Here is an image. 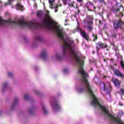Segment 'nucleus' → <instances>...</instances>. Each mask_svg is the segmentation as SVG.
Wrapping results in <instances>:
<instances>
[{
    "label": "nucleus",
    "instance_id": "obj_32",
    "mask_svg": "<svg viewBox=\"0 0 124 124\" xmlns=\"http://www.w3.org/2000/svg\"><path fill=\"white\" fill-rule=\"evenodd\" d=\"M67 71V69H64V72L65 73Z\"/></svg>",
    "mask_w": 124,
    "mask_h": 124
},
{
    "label": "nucleus",
    "instance_id": "obj_10",
    "mask_svg": "<svg viewBox=\"0 0 124 124\" xmlns=\"http://www.w3.org/2000/svg\"><path fill=\"white\" fill-rule=\"evenodd\" d=\"M112 81L116 87H120V81L116 78H112Z\"/></svg>",
    "mask_w": 124,
    "mask_h": 124
},
{
    "label": "nucleus",
    "instance_id": "obj_20",
    "mask_svg": "<svg viewBox=\"0 0 124 124\" xmlns=\"http://www.w3.org/2000/svg\"><path fill=\"white\" fill-rule=\"evenodd\" d=\"M93 36L94 38L93 40V41H95V40H96V39H97V36H96L94 34H93Z\"/></svg>",
    "mask_w": 124,
    "mask_h": 124
},
{
    "label": "nucleus",
    "instance_id": "obj_7",
    "mask_svg": "<svg viewBox=\"0 0 124 124\" xmlns=\"http://www.w3.org/2000/svg\"><path fill=\"white\" fill-rule=\"evenodd\" d=\"M86 7L88 8V10H89L90 11H92V9H91L92 7L94 8V9H95V7H94V6L93 5V3L91 2L90 1H89L87 3Z\"/></svg>",
    "mask_w": 124,
    "mask_h": 124
},
{
    "label": "nucleus",
    "instance_id": "obj_9",
    "mask_svg": "<svg viewBox=\"0 0 124 124\" xmlns=\"http://www.w3.org/2000/svg\"><path fill=\"white\" fill-rule=\"evenodd\" d=\"M53 60H56V61H62V55H61L60 54H57L55 56L52 58Z\"/></svg>",
    "mask_w": 124,
    "mask_h": 124
},
{
    "label": "nucleus",
    "instance_id": "obj_29",
    "mask_svg": "<svg viewBox=\"0 0 124 124\" xmlns=\"http://www.w3.org/2000/svg\"><path fill=\"white\" fill-rule=\"evenodd\" d=\"M69 5L71 7H73V4H69Z\"/></svg>",
    "mask_w": 124,
    "mask_h": 124
},
{
    "label": "nucleus",
    "instance_id": "obj_16",
    "mask_svg": "<svg viewBox=\"0 0 124 124\" xmlns=\"http://www.w3.org/2000/svg\"><path fill=\"white\" fill-rule=\"evenodd\" d=\"M43 110L44 111V114H47L48 113V111L46 109V108L45 105H43L42 106Z\"/></svg>",
    "mask_w": 124,
    "mask_h": 124
},
{
    "label": "nucleus",
    "instance_id": "obj_11",
    "mask_svg": "<svg viewBox=\"0 0 124 124\" xmlns=\"http://www.w3.org/2000/svg\"><path fill=\"white\" fill-rule=\"evenodd\" d=\"M80 34L86 40H89V35L84 31H80Z\"/></svg>",
    "mask_w": 124,
    "mask_h": 124
},
{
    "label": "nucleus",
    "instance_id": "obj_12",
    "mask_svg": "<svg viewBox=\"0 0 124 124\" xmlns=\"http://www.w3.org/2000/svg\"><path fill=\"white\" fill-rule=\"evenodd\" d=\"M48 56V52L46 50H43L41 53V57L43 58V59H46V57Z\"/></svg>",
    "mask_w": 124,
    "mask_h": 124
},
{
    "label": "nucleus",
    "instance_id": "obj_19",
    "mask_svg": "<svg viewBox=\"0 0 124 124\" xmlns=\"http://www.w3.org/2000/svg\"><path fill=\"white\" fill-rule=\"evenodd\" d=\"M59 6L58 5H56V6H55V5H53V8H54L55 12H58V7Z\"/></svg>",
    "mask_w": 124,
    "mask_h": 124
},
{
    "label": "nucleus",
    "instance_id": "obj_17",
    "mask_svg": "<svg viewBox=\"0 0 124 124\" xmlns=\"http://www.w3.org/2000/svg\"><path fill=\"white\" fill-rule=\"evenodd\" d=\"M43 14V12H42V11H39L37 14V16H39V17H41Z\"/></svg>",
    "mask_w": 124,
    "mask_h": 124
},
{
    "label": "nucleus",
    "instance_id": "obj_31",
    "mask_svg": "<svg viewBox=\"0 0 124 124\" xmlns=\"http://www.w3.org/2000/svg\"><path fill=\"white\" fill-rule=\"evenodd\" d=\"M112 37H116V34H114L112 35Z\"/></svg>",
    "mask_w": 124,
    "mask_h": 124
},
{
    "label": "nucleus",
    "instance_id": "obj_22",
    "mask_svg": "<svg viewBox=\"0 0 124 124\" xmlns=\"http://www.w3.org/2000/svg\"><path fill=\"white\" fill-rule=\"evenodd\" d=\"M120 92L122 93V94L124 95V89H121Z\"/></svg>",
    "mask_w": 124,
    "mask_h": 124
},
{
    "label": "nucleus",
    "instance_id": "obj_18",
    "mask_svg": "<svg viewBox=\"0 0 124 124\" xmlns=\"http://www.w3.org/2000/svg\"><path fill=\"white\" fill-rule=\"evenodd\" d=\"M14 0H8V3H6L5 4V5H8V4H11V3L13 2V1H14Z\"/></svg>",
    "mask_w": 124,
    "mask_h": 124
},
{
    "label": "nucleus",
    "instance_id": "obj_8",
    "mask_svg": "<svg viewBox=\"0 0 124 124\" xmlns=\"http://www.w3.org/2000/svg\"><path fill=\"white\" fill-rule=\"evenodd\" d=\"M114 74L116 75V76H118L119 77H121V78H124V74L122 73L120 71L118 70H115L114 71Z\"/></svg>",
    "mask_w": 124,
    "mask_h": 124
},
{
    "label": "nucleus",
    "instance_id": "obj_24",
    "mask_svg": "<svg viewBox=\"0 0 124 124\" xmlns=\"http://www.w3.org/2000/svg\"><path fill=\"white\" fill-rule=\"evenodd\" d=\"M114 11L115 13H117V12H119V11H120V9H117L116 10H114Z\"/></svg>",
    "mask_w": 124,
    "mask_h": 124
},
{
    "label": "nucleus",
    "instance_id": "obj_26",
    "mask_svg": "<svg viewBox=\"0 0 124 124\" xmlns=\"http://www.w3.org/2000/svg\"><path fill=\"white\" fill-rule=\"evenodd\" d=\"M8 75L9 76V77H12V74L11 73H9Z\"/></svg>",
    "mask_w": 124,
    "mask_h": 124
},
{
    "label": "nucleus",
    "instance_id": "obj_33",
    "mask_svg": "<svg viewBox=\"0 0 124 124\" xmlns=\"http://www.w3.org/2000/svg\"><path fill=\"white\" fill-rule=\"evenodd\" d=\"M16 101H18V99H16L15 100V102H16Z\"/></svg>",
    "mask_w": 124,
    "mask_h": 124
},
{
    "label": "nucleus",
    "instance_id": "obj_23",
    "mask_svg": "<svg viewBox=\"0 0 124 124\" xmlns=\"http://www.w3.org/2000/svg\"><path fill=\"white\" fill-rule=\"evenodd\" d=\"M84 91V89H83V88H80L78 92L79 93H83V92Z\"/></svg>",
    "mask_w": 124,
    "mask_h": 124
},
{
    "label": "nucleus",
    "instance_id": "obj_4",
    "mask_svg": "<svg viewBox=\"0 0 124 124\" xmlns=\"http://www.w3.org/2000/svg\"><path fill=\"white\" fill-rule=\"evenodd\" d=\"M100 86L101 90L103 91H108V90L111 89V85L109 82H107L106 83H101Z\"/></svg>",
    "mask_w": 124,
    "mask_h": 124
},
{
    "label": "nucleus",
    "instance_id": "obj_15",
    "mask_svg": "<svg viewBox=\"0 0 124 124\" xmlns=\"http://www.w3.org/2000/svg\"><path fill=\"white\" fill-rule=\"evenodd\" d=\"M16 8L18 10H21V11L24 10V7L19 3L16 4Z\"/></svg>",
    "mask_w": 124,
    "mask_h": 124
},
{
    "label": "nucleus",
    "instance_id": "obj_34",
    "mask_svg": "<svg viewBox=\"0 0 124 124\" xmlns=\"http://www.w3.org/2000/svg\"><path fill=\"white\" fill-rule=\"evenodd\" d=\"M5 87H6V84H4L3 88H5Z\"/></svg>",
    "mask_w": 124,
    "mask_h": 124
},
{
    "label": "nucleus",
    "instance_id": "obj_1",
    "mask_svg": "<svg viewBox=\"0 0 124 124\" xmlns=\"http://www.w3.org/2000/svg\"><path fill=\"white\" fill-rule=\"evenodd\" d=\"M5 23H9V24H16V25H20L24 27H28L30 29H33L35 28H38V25L36 23L32 22L26 21L24 19H19L17 22L13 21L12 19H9L8 21L4 20L0 17V24H5Z\"/></svg>",
    "mask_w": 124,
    "mask_h": 124
},
{
    "label": "nucleus",
    "instance_id": "obj_37",
    "mask_svg": "<svg viewBox=\"0 0 124 124\" xmlns=\"http://www.w3.org/2000/svg\"><path fill=\"white\" fill-rule=\"evenodd\" d=\"M31 110H32V111H33V108H31Z\"/></svg>",
    "mask_w": 124,
    "mask_h": 124
},
{
    "label": "nucleus",
    "instance_id": "obj_6",
    "mask_svg": "<svg viewBox=\"0 0 124 124\" xmlns=\"http://www.w3.org/2000/svg\"><path fill=\"white\" fill-rule=\"evenodd\" d=\"M113 26L115 30L119 29L121 27V21L115 20L113 22Z\"/></svg>",
    "mask_w": 124,
    "mask_h": 124
},
{
    "label": "nucleus",
    "instance_id": "obj_30",
    "mask_svg": "<svg viewBox=\"0 0 124 124\" xmlns=\"http://www.w3.org/2000/svg\"><path fill=\"white\" fill-rule=\"evenodd\" d=\"M29 113H30V114H32V112L31 110H29Z\"/></svg>",
    "mask_w": 124,
    "mask_h": 124
},
{
    "label": "nucleus",
    "instance_id": "obj_27",
    "mask_svg": "<svg viewBox=\"0 0 124 124\" xmlns=\"http://www.w3.org/2000/svg\"><path fill=\"white\" fill-rule=\"evenodd\" d=\"M78 2H82L83 1V0H77Z\"/></svg>",
    "mask_w": 124,
    "mask_h": 124
},
{
    "label": "nucleus",
    "instance_id": "obj_38",
    "mask_svg": "<svg viewBox=\"0 0 124 124\" xmlns=\"http://www.w3.org/2000/svg\"><path fill=\"white\" fill-rule=\"evenodd\" d=\"M99 23H100V21H99Z\"/></svg>",
    "mask_w": 124,
    "mask_h": 124
},
{
    "label": "nucleus",
    "instance_id": "obj_21",
    "mask_svg": "<svg viewBox=\"0 0 124 124\" xmlns=\"http://www.w3.org/2000/svg\"><path fill=\"white\" fill-rule=\"evenodd\" d=\"M121 65L122 67L124 69V61L123 60L121 61Z\"/></svg>",
    "mask_w": 124,
    "mask_h": 124
},
{
    "label": "nucleus",
    "instance_id": "obj_28",
    "mask_svg": "<svg viewBox=\"0 0 124 124\" xmlns=\"http://www.w3.org/2000/svg\"><path fill=\"white\" fill-rule=\"evenodd\" d=\"M28 97H29V96H28V95H25V99H28Z\"/></svg>",
    "mask_w": 124,
    "mask_h": 124
},
{
    "label": "nucleus",
    "instance_id": "obj_3",
    "mask_svg": "<svg viewBox=\"0 0 124 124\" xmlns=\"http://www.w3.org/2000/svg\"><path fill=\"white\" fill-rule=\"evenodd\" d=\"M84 27L87 29L89 31H93V20L90 16H87L85 19L84 20Z\"/></svg>",
    "mask_w": 124,
    "mask_h": 124
},
{
    "label": "nucleus",
    "instance_id": "obj_14",
    "mask_svg": "<svg viewBox=\"0 0 124 124\" xmlns=\"http://www.w3.org/2000/svg\"><path fill=\"white\" fill-rule=\"evenodd\" d=\"M49 0V8L50 9H54V1H55V0Z\"/></svg>",
    "mask_w": 124,
    "mask_h": 124
},
{
    "label": "nucleus",
    "instance_id": "obj_13",
    "mask_svg": "<svg viewBox=\"0 0 124 124\" xmlns=\"http://www.w3.org/2000/svg\"><path fill=\"white\" fill-rule=\"evenodd\" d=\"M52 106L53 108L55 109V110H57V109L61 108V107L57 103H53V104L52 105Z\"/></svg>",
    "mask_w": 124,
    "mask_h": 124
},
{
    "label": "nucleus",
    "instance_id": "obj_36",
    "mask_svg": "<svg viewBox=\"0 0 124 124\" xmlns=\"http://www.w3.org/2000/svg\"><path fill=\"white\" fill-rule=\"evenodd\" d=\"M65 26H67V23H65Z\"/></svg>",
    "mask_w": 124,
    "mask_h": 124
},
{
    "label": "nucleus",
    "instance_id": "obj_35",
    "mask_svg": "<svg viewBox=\"0 0 124 124\" xmlns=\"http://www.w3.org/2000/svg\"><path fill=\"white\" fill-rule=\"evenodd\" d=\"M67 19H65V23H67Z\"/></svg>",
    "mask_w": 124,
    "mask_h": 124
},
{
    "label": "nucleus",
    "instance_id": "obj_2",
    "mask_svg": "<svg viewBox=\"0 0 124 124\" xmlns=\"http://www.w3.org/2000/svg\"><path fill=\"white\" fill-rule=\"evenodd\" d=\"M50 12L46 11V14L45 15V17L47 20L44 22V25L46 28L48 29V30H54V19L51 17V16L49 14Z\"/></svg>",
    "mask_w": 124,
    "mask_h": 124
},
{
    "label": "nucleus",
    "instance_id": "obj_25",
    "mask_svg": "<svg viewBox=\"0 0 124 124\" xmlns=\"http://www.w3.org/2000/svg\"><path fill=\"white\" fill-rule=\"evenodd\" d=\"M76 9L78 11V13H79L80 10H79V9H78V6H76Z\"/></svg>",
    "mask_w": 124,
    "mask_h": 124
},
{
    "label": "nucleus",
    "instance_id": "obj_5",
    "mask_svg": "<svg viewBox=\"0 0 124 124\" xmlns=\"http://www.w3.org/2000/svg\"><path fill=\"white\" fill-rule=\"evenodd\" d=\"M97 50H100V48L103 49V48H107V45L105 44L102 43L101 42H99L96 44Z\"/></svg>",
    "mask_w": 124,
    "mask_h": 124
}]
</instances>
